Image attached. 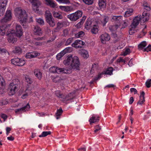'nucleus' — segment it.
<instances>
[{"label": "nucleus", "mask_w": 151, "mask_h": 151, "mask_svg": "<svg viewBox=\"0 0 151 151\" xmlns=\"http://www.w3.org/2000/svg\"><path fill=\"white\" fill-rule=\"evenodd\" d=\"M119 27V26L117 24L114 25L110 26L109 28L110 30L112 32L115 31Z\"/></svg>", "instance_id": "nucleus-38"}, {"label": "nucleus", "mask_w": 151, "mask_h": 151, "mask_svg": "<svg viewBox=\"0 0 151 151\" xmlns=\"http://www.w3.org/2000/svg\"><path fill=\"white\" fill-rule=\"evenodd\" d=\"M121 16H113L111 19V21L112 22L118 21H119L122 17Z\"/></svg>", "instance_id": "nucleus-41"}, {"label": "nucleus", "mask_w": 151, "mask_h": 151, "mask_svg": "<svg viewBox=\"0 0 151 151\" xmlns=\"http://www.w3.org/2000/svg\"><path fill=\"white\" fill-rule=\"evenodd\" d=\"M51 132L50 131H44L42 132L41 135H39L40 137H45L48 135L50 134Z\"/></svg>", "instance_id": "nucleus-39"}, {"label": "nucleus", "mask_w": 151, "mask_h": 151, "mask_svg": "<svg viewBox=\"0 0 151 151\" xmlns=\"http://www.w3.org/2000/svg\"><path fill=\"white\" fill-rule=\"evenodd\" d=\"M55 95L59 98L61 99L62 102L65 103L67 101L73 99L74 97V93L73 92L70 93L67 95L63 94L61 91L57 90L55 91Z\"/></svg>", "instance_id": "nucleus-4"}, {"label": "nucleus", "mask_w": 151, "mask_h": 151, "mask_svg": "<svg viewBox=\"0 0 151 151\" xmlns=\"http://www.w3.org/2000/svg\"><path fill=\"white\" fill-rule=\"evenodd\" d=\"M133 12L132 9H128L125 12L124 15L125 17H127L132 15Z\"/></svg>", "instance_id": "nucleus-36"}, {"label": "nucleus", "mask_w": 151, "mask_h": 151, "mask_svg": "<svg viewBox=\"0 0 151 151\" xmlns=\"http://www.w3.org/2000/svg\"><path fill=\"white\" fill-rule=\"evenodd\" d=\"M25 80L29 84H31L32 83V80L28 77H26Z\"/></svg>", "instance_id": "nucleus-60"}, {"label": "nucleus", "mask_w": 151, "mask_h": 151, "mask_svg": "<svg viewBox=\"0 0 151 151\" xmlns=\"http://www.w3.org/2000/svg\"><path fill=\"white\" fill-rule=\"evenodd\" d=\"M6 32V30L3 27H0V35L2 36L4 35Z\"/></svg>", "instance_id": "nucleus-51"}, {"label": "nucleus", "mask_w": 151, "mask_h": 151, "mask_svg": "<svg viewBox=\"0 0 151 151\" xmlns=\"http://www.w3.org/2000/svg\"><path fill=\"white\" fill-rule=\"evenodd\" d=\"M49 25L51 27H53L55 25V20L53 18L46 21Z\"/></svg>", "instance_id": "nucleus-37"}, {"label": "nucleus", "mask_w": 151, "mask_h": 151, "mask_svg": "<svg viewBox=\"0 0 151 151\" xmlns=\"http://www.w3.org/2000/svg\"><path fill=\"white\" fill-rule=\"evenodd\" d=\"M36 21L40 25H43L44 24V22L43 20L41 18H40L39 19H36Z\"/></svg>", "instance_id": "nucleus-50"}, {"label": "nucleus", "mask_w": 151, "mask_h": 151, "mask_svg": "<svg viewBox=\"0 0 151 151\" xmlns=\"http://www.w3.org/2000/svg\"><path fill=\"white\" fill-rule=\"evenodd\" d=\"M116 62L117 63H124V64H125L126 63V60L123 59L121 57H120L119 58L117 59Z\"/></svg>", "instance_id": "nucleus-55"}, {"label": "nucleus", "mask_w": 151, "mask_h": 151, "mask_svg": "<svg viewBox=\"0 0 151 151\" xmlns=\"http://www.w3.org/2000/svg\"><path fill=\"white\" fill-rule=\"evenodd\" d=\"M92 22L90 19H88L85 23V28L87 30L89 29L91 27Z\"/></svg>", "instance_id": "nucleus-24"}, {"label": "nucleus", "mask_w": 151, "mask_h": 151, "mask_svg": "<svg viewBox=\"0 0 151 151\" xmlns=\"http://www.w3.org/2000/svg\"><path fill=\"white\" fill-rule=\"evenodd\" d=\"M82 14V11L78 10L74 13L68 14L67 16V17L70 20L75 21L81 17Z\"/></svg>", "instance_id": "nucleus-7"}, {"label": "nucleus", "mask_w": 151, "mask_h": 151, "mask_svg": "<svg viewBox=\"0 0 151 151\" xmlns=\"http://www.w3.org/2000/svg\"><path fill=\"white\" fill-rule=\"evenodd\" d=\"M1 117L4 119V121H5L7 118V116L6 114H1Z\"/></svg>", "instance_id": "nucleus-64"}, {"label": "nucleus", "mask_w": 151, "mask_h": 151, "mask_svg": "<svg viewBox=\"0 0 151 151\" xmlns=\"http://www.w3.org/2000/svg\"><path fill=\"white\" fill-rule=\"evenodd\" d=\"M91 31L93 34H96L98 31V29L97 26L96 25H94L93 27L91 29Z\"/></svg>", "instance_id": "nucleus-42"}, {"label": "nucleus", "mask_w": 151, "mask_h": 151, "mask_svg": "<svg viewBox=\"0 0 151 151\" xmlns=\"http://www.w3.org/2000/svg\"><path fill=\"white\" fill-rule=\"evenodd\" d=\"M14 31V30H13ZM16 36L20 37L23 35V32L21 26L19 24L16 25L15 30H14Z\"/></svg>", "instance_id": "nucleus-12"}, {"label": "nucleus", "mask_w": 151, "mask_h": 151, "mask_svg": "<svg viewBox=\"0 0 151 151\" xmlns=\"http://www.w3.org/2000/svg\"><path fill=\"white\" fill-rule=\"evenodd\" d=\"M20 86V82L18 79L13 80L9 85L8 89L9 90V95H12L18 90Z\"/></svg>", "instance_id": "nucleus-3"}, {"label": "nucleus", "mask_w": 151, "mask_h": 151, "mask_svg": "<svg viewBox=\"0 0 151 151\" xmlns=\"http://www.w3.org/2000/svg\"><path fill=\"white\" fill-rule=\"evenodd\" d=\"M151 79H148L145 83L146 86L147 88H150L151 86Z\"/></svg>", "instance_id": "nucleus-57"}, {"label": "nucleus", "mask_w": 151, "mask_h": 151, "mask_svg": "<svg viewBox=\"0 0 151 151\" xmlns=\"http://www.w3.org/2000/svg\"><path fill=\"white\" fill-rule=\"evenodd\" d=\"M143 51L147 52L151 51V45L149 44L147 47L144 49Z\"/></svg>", "instance_id": "nucleus-56"}, {"label": "nucleus", "mask_w": 151, "mask_h": 151, "mask_svg": "<svg viewBox=\"0 0 151 151\" xmlns=\"http://www.w3.org/2000/svg\"><path fill=\"white\" fill-rule=\"evenodd\" d=\"M84 35V32L83 31H81L78 33L76 34L75 36L77 38H79L83 37Z\"/></svg>", "instance_id": "nucleus-40"}, {"label": "nucleus", "mask_w": 151, "mask_h": 151, "mask_svg": "<svg viewBox=\"0 0 151 151\" xmlns=\"http://www.w3.org/2000/svg\"><path fill=\"white\" fill-rule=\"evenodd\" d=\"M51 78L52 79L53 81L55 83H57L60 82L62 80L61 78L58 76H51Z\"/></svg>", "instance_id": "nucleus-30"}, {"label": "nucleus", "mask_w": 151, "mask_h": 151, "mask_svg": "<svg viewBox=\"0 0 151 151\" xmlns=\"http://www.w3.org/2000/svg\"><path fill=\"white\" fill-rule=\"evenodd\" d=\"M63 111L61 108H60L58 109L57 112L55 114L56 118L57 119H59L61 115L62 114Z\"/></svg>", "instance_id": "nucleus-31"}, {"label": "nucleus", "mask_w": 151, "mask_h": 151, "mask_svg": "<svg viewBox=\"0 0 151 151\" xmlns=\"http://www.w3.org/2000/svg\"><path fill=\"white\" fill-rule=\"evenodd\" d=\"M67 22L66 21H62L58 22L57 23V26L60 29H61L64 27H66L67 25Z\"/></svg>", "instance_id": "nucleus-28"}, {"label": "nucleus", "mask_w": 151, "mask_h": 151, "mask_svg": "<svg viewBox=\"0 0 151 151\" xmlns=\"http://www.w3.org/2000/svg\"><path fill=\"white\" fill-rule=\"evenodd\" d=\"M100 38L101 42L103 44H105L106 42L110 40V37L109 34L105 33L101 35Z\"/></svg>", "instance_id": "nucleus-14"}, {"label": "nucleus", "mask_w": 151, "mask_h": 151, "mask_svg": "<svg viewBox=\"0 0 151 151\" xmlns=\"http://www.w3.org/2000/svg\"><path fill=\"white\" fill-rule=\"evenodd\" d=\"M86 16H84L83 17L82 19H81V21L78 23V24H79L80 25H81L83 24V23L84 22L85 20L86 19Z\"/></svg>", "instance_id": "nucleus-58"}, {"label": "nucleus", "mask_w": 151, "mask_h": 151, "mask_svg": "<svg viewBox=\"0 0 151 151\" xmlns=\"http://www.w3.org/2000/svg\"><path fill=\"white\" fill-rule=\"evenodd\" d=\"M56 73H65L66 74L69 73H71V69L68 68L65 69L57 67Z\"/></svg>", "instance_id": "nucleus-17"}, {"label": "nucleus", "mask_w": 151, "mask_h": 151, "mask_svg": "<svg viewBox=\"0 0 151 151\" xmlns=\"http://www.w3.org/2000/svg\"><path fill=\"white\" fill-rule=\"evenodd\" d=\"M57 67L53 66L51 67L50 68V72L52 73H56Z\"/></svg>", "instance_id": "nucleus-49"}, {"label": "nucleus", "mask_w": 151, "mask_h": 151, "mask_svg": "<svg viewBox=\"0 0 151 151\" xmlns=\"http://www.w3.org/2000/svg\"><path fill=\"white\" fill-rule=\"evenodd\" d=\"M130 91L131 93H134V94H136L137 93V90L134 88H132L130 89Z\"/></svg>", "instance_id": "nucleus-61"}, {"label": "nucleus", "mask_w": 151, "mask_h": 151, "mask_svg": "<svg viewBox=\"0 0 151 151\" xmlns=\"http://www.w3.org/2000/svg\"><path fill=\"white\" fill-rule=\"evenodd\" d=\"M45 17L46 21L53 18L51 13L49 11H46L45 12Z\"/></svg>", "instance_id": "nucleus-27"}, {"label": "nucleus", "mask_w": 151, "mask_h": 151, "mask_svg": "<svg viewBox=\"0 0 151 151\" xmlns=\"http://www.w3.org/2000/svg\"><path fill=\"white\" fill-rule=\"evenodd\" d=\"M15 14L19 20L20 23L24 26L27 19V14L24 10L20 7H17L15 10Z\"/></svg>", "instance_id": "nucleus-2"}, {"label": "nucleus", "mask_w": 151, "mask_h": 151, "mask_svg": "<svg viewBox=\"0 0 151 151\" xmlns=\"http://www.w3.org/2000/svg\"><path fill=\"white\" fill-rule=\"evenodd\" d=\"M7 52V51L5 49L2 48H0V53H5Z\"/></svg>", "instance_id": "nucleus-62"}, {"label": "nucleus", "mask_w": 151, "mask_h": 151, "mask_svg": "<svg viewBox=\"0 0 151 151\" xmlns=\"http://www.w3.org/2000/svg\"><path fill=\"white\" fill-rule=\"evenodd\" d=\"M73 37H70L68 38L66 41L65 43V46H68L73 41Z\"/></svg>", "instance_id": "nucleus-44"}, {"label": "nucleus", "mask_w": 151, "mask_h": 151, "mask_svg": "<svg viewBox=\"0 0 151 151\" xmlns=\"http://www.w3.org/2000/svg\"><path fill=\"white\" fill-rule=\"evenodd\" d=\"M29 1L32 3V5H33V7H36V10L37 11V8H38V4H40L38 0H29Z\"/></svg>", "instance_id": "nucleus-34"}, {"label": "nucleus", "mask_w": 151, "mask_h": 151, "mask_svg": "<svg viewBox=\"0 0 151 151\" xmlns=\"http://www.w3.org/2000/svg\"><path fill=\"white\" fill-rule=\"evenodd\" d=\"M149 14L147 12L144 11L142 13V16L141 17V16L138 15L136 17L133 19V22L131 24V26L132 28H136L138 25L139 22L141 24L143 25L145 22L147 21L148 19V17Z\"/></svg>", "instance_id": "nucleus-1"}, {"label": "nucleus", "mask_w": 151, "mask_h": 151, "mask_svg": "<svg viewBox=\"0 0 151 151\" xmlns=\"http://www.w3.org/2000/svg\"><path fill=\"white\" fill-rule=\"evenodd\" d=\"M80 65V62L77 56H75L73 58L72 62L70 65V67L69 68L72 70H79Z\"/></svg>", "instance_id": "nucleus-6"}, {"label": "nucleus", "mask_w": 151, "mask_h": 151, "mask_svg": "<svg viewBox=\"0 0 151 151\" xmlns=\"http://www.w3.org/2000/svg\"><path fill=\"white\" fill-rule=\"evenodd\" d=\"M65 54V52L62 51L59 53L56 56V58L58 60H59Z\"/></svg>", "instance_id": "nucleus-43"}, {"label": "nucleus", "mask_w": 151, "mask_h": 151, "mask_svg": "<svg viewBox=\"0 0 151 151\" xmlns=\"http://www.w3.org/2000/svg\"><path fill=\"white\" fill-rule=\"evenodd\" d=\"M30 109V105L29 103H28L26 106H24L20 109H17L16 112H17L20 111H27L29 110Z\"/></svg>", "instance_id": "nucleus-26"}, {"label": "nucleus", "mask_w": 151, "mask_h": 151, "mask_svg": "<svg viewBox=\"0 0 151 151\" xmlns=\"http://www.w3.org/2000/svg\"><path fill=\"white\" fill-rule=\"evenodd\" d=\"M40 54L37 52H29L26 53L25 55V57L26 58H35V57L39 56Z\"/></svg>", "instance_id": "nucleus-16"}, {"label": "nucleus", "mask_w": 151, "mask_h": 151, "mask_svg": "<svg viewBox=\"0 0 151 151\" xmlns=\"http://www.w3.org/2000/svg\"><path fill=\"white\" fill-rule=\"evenodd\" d=\"M131 28L130 29V30L129 31V33L130 35H132L133 33L134 32V30L133 29H134L135 28H132L131 25Z\"/></svg>", "instance_id": "nucleus-63"}, {"label": "nucleus", "mask_w": 151, "mask_h": 151, "mask_svg": "<svg viewBox=\"0 0 151 151\" xmlns=\"http://www.w3.org/2000/svg\"><path fill=\"white\" fill-rule=\"evenodd\" d=\"M33 31L35 35L40 36L42 34L41 28L37 26H35Z\"/></svg>", "instance_id": "nucleus-20"}, {"label": "nucleus", "mask_w": 151, "mask_h": 151, "mask_svg": "<svg viewBox=\"0 0 151 151\" xmlns=\"http://www.w3.org/2000/svg\"><path fill=\"white\" fill-rule=\"evenodd\" d=\"M53 16L56 18L60 19H62L63 18L62 15L58 12H53Z\"/></svg>", "instance_id": "nucleus-35"}, {"label": "nucleus", "mask_w": 151, "mask_h": 151, "mask_svg": "<svg viewBox=\"0 0 151 151\" xmlns=\"http://www.w3.org/2000/svg\"><path fill=\"white\" fill-rule=\"evenodd\" d=\"M11 62L14 65L20 66H23L25 64V61L23 59L18 58L12 59Z\"/></svg>", "instance_id": "nucleus-9"}, {"label": "nucleus", "mask_w": 151, "mask_h": 151, "mask_svg": "<svg viewBox=\"0 0 151 151\" xmlns=\"http://www.w3.org/2000/svg\"><path fill=\"white\" fill-rule=\"evenodd\" d=\"M12 18V12L11 10L7 9L6 11L4 17L1 20V22L2 23L10 21Z\"/></svg>", "instance_id": "nucleus-10"}, {"label": "nucleus", "mask_w": 151, "mask_h": 151, "mask_svg": "<svg viewBox=\"0 0 151 151\" xmlns=\"http://www.w3.org/2000/svg\"><path fill=\"white\" fill-rule=\"evenodd\" d=\"M145 94V93L144 91H142L140 93L139 100L137 102L138 104L142 105L143 104L145 101V98L144 97Z\"/></svg>", "instance_id": "nucleus-22"}, {"label": "nucleus", "mask_w": 151, "mask_h": 151, "mask_svg": "<svg viewBox=\"0 0 151 151\" xmlns=\"http://www.w3.org/2000/svg\"><path fill=\"white\" fill-rule=\"evenodd\" d=\"M147 44L145 41L141 42L138 46V49L139 50H143L144 48L147 45Z\"/></svg>", "instance_id": "nucleus-25"}, {"label": "nucleus", "mask_w": 151, "mask_h": 151, "mask_svg": "<svg viewBox=\"0 0 151 151\" xmlns=\"http://www.w3.org/2000/svg\"><path fill=\"white\" fill-rule=\"evenodd\" d=\"M106 3L105 0H99V5L101 9H104L106 6Z\"/></svg>", "instance_id": "nucleus-23"}, {"label": "nucleus", "mask_w": 151, "mask_h": 151, "mask_svg": "<svg viewBox=\"0 0 151 151\" xmlns=\"http://www.w3.org/2000/svg\"><path fill=\"white\" fill-rule=\"evenodd\" d=\"M109 18L108 16H104L103 18L102 22L103 26L105 25L106 23L108 21Z\"/></svg>", "instance_id": "nucleus-46"}, {"label": "nucleus", "mask_w": 151, "mask_h": 151, "mask_svg": "<svg viewBox=\"0 0 151 151\" xmlns=\"http://www.w3.org/2000/svg\"><path fill=\"white\" fill-rule=\"evenodd\" d=\"M94 129H95L94 132L95 133H96L98 131L100 130L101 129V126L99 125H97L94 127Z\"/></svg>", "instance_id": "nucleus-52"}, {"label": "nucleus", "mask_w": 151, "mask_h": 151, "mask_svg": "<svg viewBox=\"0 0 151 151\" xmlns=\"http://www.w3.org/2000/svg\"><path fill=\"white\" fill-rule=\"evenodd\" d=\"M69 34L68 30L67 29H65L63 30V33L62 35L63 37H66Z\"/></svg>", "instance_id": "nucleus-53"}, {"label": "nucleus", "mask_w": 151, "mask_h": 151, "mask_svg": "<svg viewBox=\"0 0 151 151\" xmlns=\"http://www.w3.org/2000/svg\"><path fill=\"white\" fill-rule=\"evenodd\" d=\"M73 58L71 56H68L67 59L65 60L63 62L64 64L65 65H68L70 64L71 61L72 62Z\"/></svg>", "instance_id": "nucleus-32"}, {"label": "nucleus", "mask_w": 151, "mask_h": 151, "mask_svg": "<svg viewBox=\"0 0 151 151\" xmlns=\"http://www.w3.org/2000/svg\"><path fill=\"white\" fill-rule=\"evenodd\" d=\"M8 36L7 40L10 43H14L17 41V39L15 36L14 31L11 29L8 30L6 33Z\"/></svg>", "instance_id": "nucleus-5"}, {"label": "nucleus", "mask_w": 151, "mask_h": 151, "mask_svg": "<svg viewBox=\"0 0 151 151\" xmlns=\"http://www.w3.org/2000/svg\"><path fill=\"white\" fill-rule=\"evenodd\" d=\"M128 21L126 20L125 21H123L122 23V28H125L128 25Z\"/></svg>", "instance_id": "nucleus-59"}, {"label": "nucleus", "mask_w": 151, "mask_h": 151, "mask_svg": "<svg viewBox=\"0 0 151 151\" xmlns=\"http://www.w3.org/2000/svg\"><path fill=\"white\" fill-rule=\"evenodd\" d=\"M100 120L99 116L93 114L89 120L90 124L91 125L92 123L98 122Z\"/></svg>", "instance_id": "nucleus-15"}, {"label": "nucleus", "mask_w": 151, "mask_h": 151, "mask_svg": "<svg viewBox=\"0 0 151 151\" xmlns=\"http://www.w3.org/2000/svg\"><path fill=\"white\" fill-rule=\"evenodd\" d=\"M59 8L62 11H65L66 12H68L70 11L71 9V7L69 6H59Z\"/></svg>", "instance_id": "nucleus-29"}, {"label": "nucleus", "mask_w": 151, "mask_h": 151, "mask_svg": "<svg viewBox=\"0 0 151 151\" xmlns=\"http://www.w3.org/2000/svg\"><path fill=\"white\" fill-rule=\"evenodd\" d=\"M6 0H2L0 4V16L3 15L5 12L6 6Z\"/></svg>", "instance_id": "nucleus-13"}, {"label": "nucleus", "mask_w": 151, "mask_h": 151, "mask_svg": "<svg viewBox=\"0 0 151 151\" xmlns=\"http://www.w3.org/2000/svg\"><path fill=\"white\" fill-rule=\"evenodd\" d=\"M79 53L81 55L84 59H87L89 57L88 52L85 49H82L80 51Z\"/></svg>", "instance_id": "nucleus-19"}, {"label": "nucleus", "mask_w": 151, "mask_h": 151, "mask_svg": "<svg viewBox=\"0 0 151 151\" xmlns=\"http://www.w3.org/2000/svg\"><path fill=\"white\" fill-rule=\"evenodd\" d=\"M45 1L46 5L52 8H55L57 6V4L52 1L51 0H45Z\"/></svg>", "instance_id": "nucleus-21"}, {"label": "nucleus", "mask_w": 151, "mask_h": 151, "mask_svg": "<svg viewBox=\"0 0 151 151\" xmlns=\"http://www.w3.org/2000/svg\"><path fill=\"white\" fill-rule=\"evenodd\" d=\"M85 44V42L80 40H77L73 43L71 46L76 48H81Z\"/></svg>", "instance_id": "nucleus-11"}, {"label": "nucleus", "mask_w": 151, "mask_h": 151, "mask_svg": "<svg viewBox=\"0 0 151 151\" xmlns=\"http://www.w3.org/2000/svg\"><path fill=\"white\" fill-rule=\"evenodd\" d=\"M86 4L88 5H92L93 3V0H82Z\"/></svg>", "instance_id": "nucleus-48"}, {"label": "nucleus", "mask_w": 151, "mask_h": 151, "mask_svg": "<svg viewBox=\"0 0 151 151\" xmlns=\"http://www.w3.org/2000/svg\"><path fill=\"white\" fill-rule=\"evenodd\" d=\"M131 52V50L130 49L127 48V49L125 51H124L122 55L124 56H126L128 54H129Z\"/></svg>", "instance_id": "nucleus-54"}, {"label": "nucleus", "mask_w": 151, "mask_h": 151, "mask_svg": "<svg viewBox=\"0 0 151 151\" xmlns=\"http://www.w3.org/2000/svg\"><path fill=\"white\" fill-rule=\"evenodd\" d=\"M12 52L15 54H20L22 52V49L19 46L15 47L14 49L13 50Z\"/></svg>", "instance_id": "nucleus-33"}, {"label": "nucleus", "mask_w": 151, "mask_h": 151, "mask_svg": "<svg viewBox=\"0 0 151 151\" xmlns=\"http://www.w3.org/2000/svg\"><path fill=\"white\" fill-rule=\"evenodd\" d=\"M113 67L108 68L106 69V71L102 72L101 73L98 74L97 76L95 78L94 80L95 81L98 80L101 78V75H103L106 74L111 75L113 74Z\"/></svg>", "instance_id": "nucleus-8"}, {"label": "nucleus", "mask_w": 151, "mask_h": 151, "mask_svg": "<svg viewBox=\"0 0 151 151\" xmlns=\"http://www.w3.org/2000/svg\"><path fill=\"white\" fill-rule=\"evenodd\" d=\"M57 1L60 3H63L68 4L70 3L69 0H56Z\"/></svg>", "instance_id": "nucleus-47"}, {"label": "nucleus", "mask_w": 151, "mask_h": 151, "mask_svg": "<svg viewBox=\"0 0 151 151\" xmlns=\"http://www.w3.org/2000/svg\"><path fill=\"white\" fill-rule=\"evenodd\" d=\"M146 27L145 26V28L142 29V31L140 32V35H139V37H142L145 35L146 33Z\"/></svg>", "instance_id": "nucleus-45"}, {"label": "nucleus", "mask_w": 151, "mask_h": 151, "mask_svg": "<svg viewBox=\"0 0 151 151\" xmlns=\"http://www.w3.org/2000/svg\"><path fill=\"white\" fill-rule=\"evenodd\" d=\"M34 73L35 76L37 78L40 80L42 77V73L40 70L39 69H35L34 70Z\"/></svg>", "instance_id": "nucleus-18"}]
</instances>
